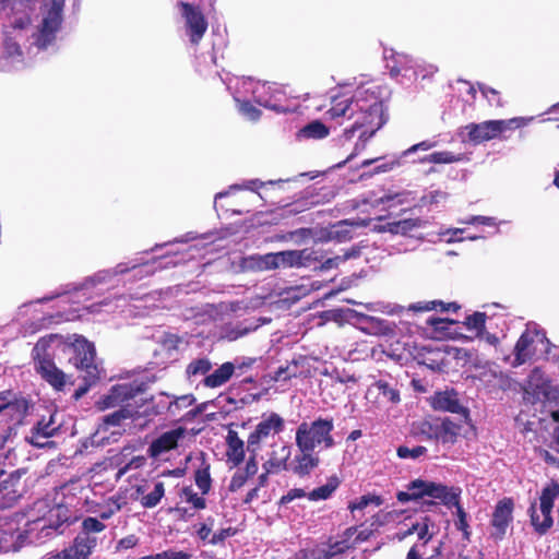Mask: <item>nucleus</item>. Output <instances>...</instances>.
Here are the masks:
<instances>
[{
    "mask_svg": "<svg viewBox=\"0 0 559 559\" xmlns=\"http://www.w3.org/2000/svg\"><path fill=\"white\" fill-rule=\"evenodd\" d=\"M546 337L544 330L536 324H527L525 331L518 340L513 349V367L521 366L530 360L545 357L549 360L551 349L555 348Z\"/></svg>",
    "mask_w": 559,
    "mask_h": 559,
    "instance_id": "obj_4",
    "label": "nucleus"
},
{
    "mask_svg": "<svg viewBox=\"0 0 559 559\" xmlns=\"http://www.w3.org/2000/svg\"><path fill=\"white\" fill-rule=\"evenodd\" d=\"M19 478L12 474L0 472V509L10 508L19 499Z\"/></svg>",
    "mask_w": 559,
    "mask_h": 559,
    "instance_id": "obj_27",
    "label": "nucleus"
},
{
    "mask_svg": "<svg viewBox=\"0 0 559 559\" xmlns=\"http://www.w3.org/2000/svg\"><path fill=\"white\" fill-rule=\"evenodd\" d=\"M258 326V324L248 320L235 324L228 323L223 326L221 337L230 342L236 341L248 333L255 331Z\"/></svg>",
    "mask_w": 559,
    "mask_h": 559,
    "instance_id": "obj_33",
    "label": "nucleus"
},
{
    "mask_svg": "<svg viewBox=\"0 0 559 559\" xmlns=\"http://www.w3.org/2000/svg\"><path fill=\"white\" fill-rule=\"evenodd\" d=\"M431 498L439 499L448 508L460 506L459 498L461 489L455 487H447L440 484H436Z\"/></svg>",
    "mask_w": 559,
    "mask_h": 559,
    "instance_id": "obj_37",
    "label": "nucleus"
},
{
    "mask_svg": "<svg viewBox=\"0 0 559 559\" xmlns=\"http://www.w3.org/2000/svg\"><path fill=\"white\" fill-rule=\"evenodd\" d=\"M169 264L175 265V262L168 261V257H165L156 259L151 263H119L114 269L98 271L94 275L85 278L80 287L75 288L73 293L66 294L60 297L58 306L64 307L69 305L70 309L59 313V321H72L87 314L99 318L104 314L115 312L126 304L122 296L115 299L105 298L103 300L92 302L91 305H83V302L87 301V299L93 295H98L100 292L99 286L114 284L118 275L124 274L128 271H132L134 277L142 278L146 275L153 274L157 269L166 267ZM39 304L40 301H36L23 307V313L32 314V321L23 324L24 336L34 334L52 322H58V320H55L52 316H41V311L37 309Z\"/></svg>",
    "mask_w": 559,
    "mask_h": 559,
    "instance_id": "obj_1",
    "label": "nucleus"
},
{
    "mask_svg": "<svg viewBox=\"0 0 559 559\" xmlns=\"http://www.w3.org/2000/svg\"><path fill=\"white\" fill-rule=\"evenodd\" d=\"M438 71L437 66L432 63H427L425 61H415L414 71L409 74V79H416L417 76H421L423 79L433 75Z\"/></svg>",
    "mask_w": 559,
    "mask_h": 559,
    "instance_id": "obj_53",
    "label": "nucleus"
},
{
    "mask_svg": "<svg viewBox=\"0 0 559 559\" xmlns=\"http://www.w3.org/2000/svg\"><path fill=\"white\" fill-rule=\"evenodd\" d=\"M461 224H468V225H485V226H499L503 222H498L495 217L491 216H483V215H473L465 219L459 221Z\"/></svg>",
    "mask_w": 559,
    "mask_h": 559,
    "instance_id": "obj_57",
    "label": "nucleus"
},
{
    "mask_svg": "<svg viewBox=\"0 0 559 559\" xmlns=\"http://www.w3.org/2000/svg\"><path fill=\"white\" fill-rule=\"evenodd\" d=\"M433 440L442 443H454L461 433V425L449 418L436 419Z\"/></svg>",
    "mask_w": 559,
    "mask_h": 559,
    "instance_id": "obj_29",
    "label": "nucleus"
},
{
    "mask_svg": "<svg viewBox=\"0 0 559 559\" xmlns=\"http://www.w3.org/2000/svg\"><path fill=\"white\" fill-rule=\"evenodd\" d=\"M212 369V364L207 358H199L192 360L186 369V373L190 380L199 376H205Z\"/></svg>",
    "mask_w": 559,
    "mask_h": 559,
    "instance_id": "obj_49",
    "label": "nucleus"
},
{
    "mask_svg": "<svg viewBox=\"0 0 559 559\" xmlns=\"http://www.w3.org/2000/svg\"><path fill=\"white\" fill-rule=\"evenodd\" d=\"M431 405L436 411L450 412L461 416L462 421L468 423L469 412L460 403L457 393L454 391H443L435 394Z\"/></svg>",
    "mask_w": 559,
    "mask_h": 559,
    "instance_id": "obj_22",
    "label": "nucleus"
},
{
    "mask_svg": "<svg viewBox=\"0 0 559 559\" xmlns=\"http://www.w3.org/2000/svg\"><path fill=\"white\" fill-rule=\"evenodd\" d=\"M136 390L130 383H121L114 385L108 394L103 396L98 402V408L102 411L119 406L124 401L132 399Z\"/></svg>",
    "mask_w": 559,
    "mask_h": 559,
    "instance_id": "obj_25",
    "label": "nucleus"
},
{
    "mask_svg": "<svg viewBox=\"0 0 559 559\" xmlns=\"http://www.w3.org/2000/svg\"><path fill=\"white\" fill-rule=\"evenodd\" d=\"M558 498L559 484L551 483L542 490L538 501L531 503L528 515L531 525L537 534L544 535L552 527V509Z\"/></svg>",
    "mask_w": 559,
    "mask_h": 559,
    "instance_id": "obj_7",
    "label": "nucleus"
},
{
    "mask_svg": "<svg viewBox=\"0 0 559 559\" xmlns=\"http://www.w3.org/2000/svg\"><path fill=\"white\" fill-rule=\"evenodd\" d=\"M228 88L233 90V96L236 103L240 100L252 99L257 104H267L263 97L264 83L251 78H237L228 83Z\"/></svg>",
    "mask_w": 559,
    "mask_h": 559,
    "instance_id": "obj_13",
    "label": "nucleus"
},
{
    "mask_svg": "<svg viewBox=\"0 0 559 559\" xmlns=\"http://www.w3.org/2000/svg\"><path fill=\"white\" fill-rule=\"evenodd\" d=\"M25 530L19 533V538H25L27 544H40L60 531L63 524L71 523L72 512L63 504L49 507L47 500H38L27 511Z\"/></svg>",
    "mask_w": 559,
    "mask_h": 559,
    "instance_id": "obj_3",
    "label": "nucleus"
},
{
    "mask_svg": "<svg viewBox=\"0 0 559 559\" xmlns=\"http://www.w3.org/2000/svg\"><path fill=\"white\" fill-rule=\"evenodd\" d=\"M26 414V405L22 401L8 402L0 404V424L8 425V433L1 437L3 442L8 440L14 427L20 425Z\"/></svg>",
    "mask_w": 559,
    "mask_h": 559,
    "instance_id": "obj_23",
    "label": "nucleus"
},
{
    "mask_svg": "<svg viewBox=\"0 0 559 559\" xmlns=\"http://www.w3.org/2000/svg\"><path fill=\"white\" fill-rule=\"evenodd\" d=\"M447 199H448L447 192H443L440 190H435V191H430L427 194H425L423 197V202L425 204H439V203L444 202Z\"/></svg>",
    "mask_w": 559,
    "mask_h": 559,
    "instance_id": "obj_64",
    "label": "nucleus"
},
{
    "mask_svg": "<svg viewBox=\"0 0 559 559\" xmlns=\"http://www.w3.org/2000/svg\"><path fill=\"white\" fill-rule=\"evenodd\" d=\"M122 504L123 502L120 497H110L99 511V519L103 521L109 520L121 510Z\"/></svg>",
    "mask_w": 559,
    "mask_h": 559,
    "instance_id": "obj_51",
    "label": "nucleus"
},
{
    "mask_svg": "<svg viewBox=\"0 0 559 559\" xmlns=\"http://www.w3.org/2000/svg\"><path fill=\"white\" fill-rule=\"evenodd\" d=\"M290 448L288 445H282L280 450H274L270 454V457L263 463V469L267 473L277 474L282 471H288L289 464H287L290 457Z\"/></svg>",
    "mask_w": 559,
    "mask_h": 559,
    "instance_id": "obj_31",
    "label": "nucleus"
},
{
    "mask_svg": "<svg viewBox=\"0 0 559 559\" xmlns=\"http://www.w3.org/2000/svg\"><path fill=\"white\" fill-rule=\"evenodd\" d=\"M257 266L260 270L270 271L278 269L277 253L271 252L257 258Z\"/></svg>",
    "mask_w": 559,
    "mask_h": 559,
    "instance_id": "obj_55",
    "label": "nucleus"
},
{
    "mask_svg": "<svg viewBox=\"0 0 559 559\" xmlns=\"http://www.w3.org/2000/svg\"><path fill=\"white\" fill-rule=\"evenodd\" d=\"M366 397L379 408L389 407L400 402L399 391L382 380L369 386Z\"/></svg>",
    "mask_w": 559,
    "mask_h": 559,
    "instance_id": "obj_21",
    "label": "nucleus"
},
{
    "mask_svg": "<svg viewBox=\"0 0 559 559\" xmlns=\"http://www.w3.org/2000/svg\"><path fill=\"white\" fill-rule=\"evenodd\" d=\"M134 412L130 408L122 407L109 415L104 416L103 423L99 426V432H107L110 428H120L124 426V421L132 419Z\"/></svg>",
    "mask_w": 559,
    "mask_h": 559,
    "instance_id": "obj_34",
    "label": "nucleus"
},
{
    "mask_svg": "<svg viewBox=\"0 0 559 559\" xmlns=\"http://www.w3.org/2000/svg\"><path fill=\"white\" fill-rule=\"evenodd\" d=\"M247 479H248V477L246 476V473H242L241 469H238L237 472H235V474L233 475V477L230 479V483L228 485V490L231 492H236L237 490H239L240 488H242L245 486V484L247 483Z\"/></svg>",
    "mask_w": 559,
    "mask_h": 559,
    "instance_id": "obj_63",
    "label": "nucleus"
},
{
    "mask_svg": "<svg viewBox=\"0 0 559 559\" xmlns=\"http://www.w3.org/2000/svg\"><path fill=\"white\" fill-rule=\"evenodd\" d=\"M436 483L425 481L421 479L413 480L407 486V491H400L397 500L400 502H407L409 500H417L424 496L431 497Z\"/></svg>",
    "mask_w": 559,
    "mask_h": 559,
    "instance_id": "obj_30",
    "label": "nucleus"
},
{
    "mask_svg": "<svg viewBox=\"0 0 559 559\" xmlns=\"http://www.w3.org/2000/svg\"><path fill=\"white\" fill-rule=\"evenodd\" d=\"M226 442L227 462L231 463L233 467L238 466L245 459V443L234 430L228 431Z\"/></svg>",
    "mask_w": 559,
    "mask_h": 559,
    "instance_id": "obj_32",
    "label": "nucleus"
},
{
    "mask_svg": "<svg viewBox=\"0 0 559 559\" xmlns=\"http://www.w3.org/2000/svg\"><path fill=\"white\" fill-rule=\"evenodd\" d=\"M320 459L318 454L313 453V450L300 451L293 462L289 464V471L298 476L309 475L316 467H318Z\"/></svg>",
    "mask_w": 559,
    "mask_h": 559,
    "instance_id": "obj_28",
    "label": "nucleus"
},
{
    "mask_svg": "<svg viewBox=\"0 0 559 559\" xmlns=\"http://www.w3.org/2000/svg\"><path fill=\"white\" fill-rule=\"evenodd\" d=\"M183 496L186 501L195 509L202 510L206 507L205 499L202 496H199L190 488H186L183 490Z\"/></svg>",
    "mask_w": 559,
    "mask_h": 559,
    "instance_id": "obj_59",
    "label": "nucleus"
},
{
    "mask_svg": "<svg viewBox=\"0 0 559 559\" xmlns=\"http://www.w3.org/2000/svg\"><path fill=\"white\" fill-rule=\"evenodd\" d=\"M135 491L139 496H141V504L144 508L151 509L156 507L160 502L162 498L165 495V487L164 483L156 481L154 484L152 491H150L148 493H145V486H138Z\"/></svg>",
    "mask_w": 559,
    "mask_h": 559,
    "instance_id": "obj_36",
    "label": "nucleus"
},
{
    "mask_svg": "<svg viewBox=\"0 0 559 559\" xmlns=\"http://www.w3.org/2000/svg\"><path fill=\"white\" fill-rule=\"evenodd\" d=\"M485 320L486 314L483 312H475L465 319V325L468 331H473L476 335H483V331L485 330Z\"/></svg>",
    "mask_w": 559,
    "mask_h": 559,
    "instance_id": "obj_52",
    "label": "nucleus"
},
{
    "mask_svg": "<svg viewBox=\"0 0 559 559\" xmlns=\"http://www.w3.org/2000/svg\"><path fill=\"white\" fill-rule=\"evenodd\" d=\"M308 498V492L302 488H292L280 499V504L285 506L296 499Z\"/></svg>",
    "mask_w": 559,
    "mask_h": 559,
    "instance_id": "obj_61",
    "label": "nucleus"
},
{
    "mask_svg": "<svg viewBox=\"0 0 559 559\" xmlns=\"http://www.w3.org/2000/svg\"><path fill=\"white\" fill-rule=\"evenodd\" d=\"M439 527L436 522L428 515L419 516L409 524H404L396 533L399 540H404L411 535L417 536L414 545H419V549L425 550L426 546L438 534Z\"/></svg>",
    "mask_w": 559,
    "mask_h": 559,
    "instance_id": "obj_11",
    "label": "nucleus"
},
{
    "mask_svg": "<svg viewBox=\"0 0 559 559\" xmlns=\"http://www.w3.org/2000/svg\"><path fill=\"white\" fill-rule=\"evenodd\" d=\"M25 544V538H19V534L7 532L0 527V552L17 551Z\"/></svg>",
    "mask_w": 559,
    "mask_h": 559,
    "instance_id": "obj_44",
    "label": "nucleus"
},
{
    "mask_svg": "<svg viewBox=\"0 0 559 559\" xmlns=\"http://www.w3.org/2000/svg\"><path fill=\"white\" fill-rule=\"evenodd\" d=\"M48 343L49 341L47 338H40L33 348L35 368L41 378L45 379L53 389L61 391L67 383V377L56 367L48 355H46L45 352Z\"/></svg>",
    "mask_w": 559,
    "mask_h": 559,
    "instance_id": "obj_10",
    "label": "nucleus"
},
{
    "mask_svg": "<svg viewBox=\"0 0 559 559\" xmlns=\"http://www.w3.org/2000/svg\"><path fill=\"white\" fill-rule=\"evenodd\" d=\"M194 397L191 394L181 395L174 397L173 401H170L168 411L171 415H177V411H180L181 408H187L191 406L194 403Z\"/></svg>",
    "mask_w": 559,
    "mask_h": 559,
    "instance_id": "obj_54",
    "label": "nucleus"
},
{
    "mask_svg": "<svg viewBox=\"0 0 559 559\" xmlns=\"http://www.w3.org/2000/svg\"><path fill=\"white\" fill-rule=\"evenodd\" d=\"M238 104V109L242 116L250 120H257L260 117V110L251 105L250 99H242Z\"/></svg>",
    "mask_w": 559,
    "mask_h": 559,
    "instance_id": "obj_58",
    "label": "nucleus"
},
{
    "mask_svg": "<svg viewBox=\"0 0 559 559\" xmlns=\"http://www.w3.org/2000/svg\"><path fill=\"white\" fill-rule=\"evenodd\" d=\"M91 557L73 540L61 550L47 552L41 559H90Z\"/></svg>",
    "mask_w": 559,
    "mask_h": 559,
    "instance_id": "obj_39",
    "label": "nucleus"
},
{
    "mask_svg": "<svg viewBox=\"0 0 559 559\" xmlns=\"http://www.w3.org/2000/svg\"><path fill=\"white\" fill-rule=\"evenodd\" d=\"M534 117H514L507 120H487L480 123H471L465 127L468 140L481 143L492 140L507 130H515L530 124Z\"/></svg>",
    "mask_w": 559,
    "mask_h": 559,
    "instance_id": "obj_9",
    "label": "nucleus"
},
{
    "mask_svg": "<svg viewBox=\"0 0 559 559\" xmlns=\"http://www.w3.org/2000/svg\"><path fill=\"white\" fill-rule=\"evenodd\" d=\"M427 323L431 325L437 332H440L442 335H445V332L449 330V326L452 325L454 321L443 318L430 317L427 320Z\"/></svg>",
    "mask_w": 559,
    "mask_h": 559,
    "instance_id": "obj_62",
    "label": "nucleus"
},
{
    "mask_svg": "<svg viewBox=\"0 0 559 559\" xmlns=\"http://www.w3.org/2000/svg\"><path fill=\"white\" fill-rule=\"evenodd\" d=\"M355 530L354 528H347L345 532L346 537L342 538L340 540H335L334 543L330 544L326 549H322V554L324 555L325 559H336L338 555L344 554L346 550H348L352 547V544L349 543V538L354 535Z\"/></svg>",
    "mask_w": 559,
    "mask_h": 559,
    "instance_id": "obj_42",
    "label": "nucleus"
},
{
    "mask_svg": "<svg viewBox=\"0 0 559 559\" xmlns=\"http://www.w3.org/2000/svg\"><path fill=\"white\" fill-rule=\"evenodd\" d=\"M329 135V129L328 127L321 122L320 120H314L306 124L304 128H301L298 131L297 136L299 139H307V140H320L324 139Z\"/></svg>",
    "mask_w": 559,
    "mask_h": 559,
    "instance_id": "obj_41",
    "label": "nucleus"
},
{
    "mask_svg": "<svg viewBox=\"0 0 559 559\" xmlns=\"http://www.w3.org/2000/svg\"><path fill=\"white\" fill-rule=\"evenodd\" d=\"M60 429V424L56 421V416L50 415L48 419L43 417L25 436V440L36 447L46 448L52 444L50 440Z\"/></svg>",
    "mask_w": 559,
    "mask_h": 559,
    "instance_id": "obj_17",
    "label": "nucleus"
},
{
    "mask_svg": "<svg viewBox=\"0 0 559 559\" xmlns=\"http://www.w3.org/2000/svg\"><path fill=\"white\" fill-rule=\"evenodd\" d=\"M383 502L382 498L377 495H365L356 499L355 501H352L348 506V509L354 513L356 511H362L367 509L369 506L379 507Z\"/></svg>",
    "mask_w": 559,
    "mask_h": 559,
    "instance_id": "obj_50",
    "label": "nucleus"
},
{
    "mask_svg": "<svg viewBox=\"0 0 559 559\" xmlns=\"http://www.w3.org/2000/svg\"><path fill=\"white\" fill-rule=\"evenodd\" d=\"M338 486V478L336 476L330 477L326 484L318 488H314L313 490L308 492V499L311 501L326 500L332 496V493L337 489Z\"/></svg>",
    "mask_w": 559,
    "mask_h": 559,
    "instance_id": "obj_45",
    "label": "nucleus"
},
{
    "mask_svg": "<svg viewBox=\"0 0 559 559\" xmlns=\"http://www.w3.org/2000/svg\"><path fill=\"white\" fill-rule=\"evenodd\" d=\"M514 502L511 498H503L495 506L490 525L491 536L501 540L513 522Z\"/></svg>",
    "mask_w": 559,
    "mask_h": 559,
    "instance_id": "obj_14",
    "label": "nucleus"
},
{
    "mask_svg": "<svg viewBox=\"0 0 559 559\" xmlns=\"http://www.w3.org/2000/svg\"><path fill=\"white\" fill-rule=\"evenodd\" d=\"M105 528L106 525L100 520L93 516L85 518L82 521L81 531L73 538V542L91 557L99 544L97 534Z\"/></svg>",
    "mask_w": 559,
    "mask_h": 559,
    "instance_id": "obj_15",
    "label": "nucleus"
},
{
    "mask_svg": "<svg viewBox=\"0 0 559 559\" xmlns=\"http://www.w3.org/2000/svg\"><path fill=\"white\" fill-rule=\"evenodd\" d=\"M334 423L331 418H318L312 423H301L296 430V445L299 451L330 449L335 442L332 436Z\"/></svg>",
    "mask_w": 559,
    "mask_h": 559,
    "instance_id": "obj_6",
    "label": "nucleus"
},
{
    "mask_svg": "<svg viewBox=\"0 0 559 559\" xmlns=\"http://www.w3.org/2000/svg\"><path fill=\"white\" fill-rule=\"evenodd\" d=\"M186 429L177 427L168 430L156 438L148 448L151 457L157 459L170 450L177 448L178 441L185 437Z\"/></svg>",
    "mask_w": 559,
    "mask_h": 559,
    "instance_id": "obj_24",
    "label": "nucleus"
},
{
    "mask_svg": "<svg viewBox=\"0 0 559 559\" xmlns=\"http://www.w3.org/2000/svg\"><path fill=\"white\" fill-rule=\"evenodd\" d=\"M194 480L202 495H206L210 491L212 485L210 464L205 463L204 461L201 463V465L195 471Z\"/></svg>",
    "mask_w": 559,
    "mask_h": 559,
    "instance_id": "obj_48",
    "label": "nucleus"
},
{
    "mask_svg": "<svg viewBox=\"0 0 559 559\" xmlns=\"http://www.w3.org/2000/svg\"><path fill=\"white\" fill-rule=\"evenodd\" d=\"M427 449L425 447L418 445L413 449H409L407 447H399L397 449V455L401 459H417L425 454Z\"/></svg>",
    "mask_w": 559,
    "mask_h": 559,
    "instance_id": "obj_60",
    "label": "nucleus"
},
{
    "mask_svg": "<svg viewBox=\"0 0 559 559\" xmlns=\"http://www.w3.org/2000/svg\"><path fill=\"white\" fill-rule=\"evenodd\" d=\"M22 38V25H19L14 27L13 36H7L0 44V70H9L23 62V51L17 43Z\"/></svg>",
    "mask_w": 559,
    "mask_h": 559,
    "instance_id": "obj_16",
    "label": "nucleus"
},
{
    "mask_svg": "<svg viewBox=\"0 0 559 559\" xmlns=\"http://www.w3.org/2000/svg\"><path fill=\"white\" fill-rule=\"evenodd\" d=\"M479 380L484 383L493 388L506 389L508 386L509 379L501 371L496 368L489 367L479 374Z\"/></svg>",
    "mask_w": 559,
    "mask_h": 559,
    "instance_id": "obj_46",
    "label": "nucleus"
},
{
    "mask_svg": "<svg viewBox=\"0 0 559 559\" xmlns=\"http://www.w3.org/2000/svg\"><path fill=\"white\" fill-rule=\"evenodd\" d=\"M284 429V419L276 413L264 415L253 432L248 437V448L258 447L260 441L272 433H278Z\"/></svg>",
    "mask_w": 559,
    "mask_h": 559,
    "instance_id": "obj_19",
    "label": "nucleus"
},
{
    "mask_svg": "<svg viewBox=\"0 0 559 559\" xmlns=\"http://www.w3.org/2000/svg\"><path fill=\"white\" fill-rule=\"evenodd\" d=\"M361 226L357 222L342 221L334 225L330 231V238L337 239L338 241H346L353 238V229Z\"/></svg>",
    "mask_w": 559,
    "mask_h": 559,
    "instance_id": "obj_47",
    "label": "nucleus"
},
{
    "mask_svg": "<svg viewBox=\"0 0 559 559\" xmlns=\"http://www.w3.org/2000/svg\"><path fill=\"white\" fill-rule=\"evenodd\" d=\"M234 371V364L227 361L217 368L214 372L206 376L203 380V383L207 388H219L231 378Z\"/></svg>",
    "mask_w": 559,
    "mask_h": 559,
    "instance_id": "obj_35",
    "label": "nucleus"
},
{
    "mask_svg": "<svg viewBox=\"0 0 559 559\" xmlns=\"http://www.w3.org/2000/svg\"><path fill=\"white\" fill-rule=\"evenodd\" d=\"M177 8L185 22L186 33L190 41L194 45L199 44L207 29V22L201 10L185 1H178Z\"/></svg>",
    "mask_w": 559,
    "mask_h": 559,
    "instance_id": "obj_12",
    "label": "nucleus"
},
{
    "mask_svg": "<svg viewBox=\"0 0 559 559\" xmlns=\"http://www.w3.org/2000/svg\"><path fill=\"white\" fill-rule=\"evenodd\" d=\"M277 253L278 269L306 267L321 260L318 251L305 248L302 250H285Z\"/></svg>",
    "mask_w": 559,
    "mask_h": 559,
    "instance_id": "obj_18",
    "label": "nucleus"
},
{
    "mask_svg": "<svg viewBox=\"0 0 559 559\" xmlns=\"http://www.w3.org/2000/svg\"><path fill=\"white\" fill-rule=\"evenodd\" d=\"M383 55L386 61V68L390 69L392 75L403 74L409 78V74L413 73L416 60L408 55L396 52L392 49H385Z\"/></svg>",
    "mask_w": 559,
    "mask_h": 559,
    "instance_id": "obj_26",
    "label": "nucleus"
},
{
    "mask_svg": "<svg viewBox=\"0 0 559 559\" xmlns=\"http://www.w3.org/2000/svg\"><path fill=\"white\" fill-rule=\"evenodd\" d=\"M481 95L488 100L490 106L502 107L503 103L500 93L485 84H478Z\"/></svg>",
    "mask_w": 559,
    "mask_h": 559,
    "instance_id": "obj_56",
    "label": "nucleus"
},
{
    "mask_svg": "<svg viewBox=\"0 0 559 559\" xmlns=\"http://www.w3.org/2000/svg\"><path fill=\"white\" fill-rule=\"evenodd\" d=\"M74 356L71 358L74 366L85 370V381L87 385L79 388L74 393V399H81L88 390V386L100 377V370L95 362V347L86 338L80 335H74L71 343Z\"/></svg>",
    "mask_w": 559,
    "mask_h": 559,
    "instance_id": "obj_8",
    "label": "nucleus"
},
{
    "mask_svg": "<svg viewBox=\"0 0 559 559\" xmlns=\"http://www.w3.org/2000/svg\"><path fill=\"white\" fill-rule=\"evenodd\" d=\"M424 226V222L419 218H405L388 224V229L392 234L413 236L414 231Z\"/></svg>",
    "mask_w": 559,
    "mask_h": 559,
    "instance_id": "obj_40",
    "label": "nucleus"
},
{
    "mask_svg": "<svg viewBox=\"0 0 559 559\" xmlns=\"http://www.w3.org/2000/svg\"><path fill=\"white\" fill-rule=\"evenodd\" d=\"M468 158L466 157L465 154L463 153H453V152H450V151H439V152H433L429 155H426L421 158H419V163L421 164H454V163H460V162H464V160H467Z\"/></svg>",
    "mask_w": 559,
    "mask_h": 559,
    "instance_id": "obj_38",
    "label": "nucleus"
},
{
    "mask_svg": "<svg viewBox=\"0 0 559 559\" xmlns=\"http://www.w3.org/2000/svg\"><path fill=\"white\" fill-rule=\"evenodd\" d=\"M263 83V97L267 100V104H260L261 106L277 112H289L295 110V108L289 104V97L285 86L277 83Z\"/></svg>",
    "mask_w": 559,
    "mask_h": 559,
    "instance_id": "obj_20",
    "label": "nucleus"
},
{
    "mask_svg": "<svg viewBox=\"0 0 559 559\" xmlns=\"http://www.w3.org/2000/svg\"><path fill=\"white\" fill-rule=\"evenodd\" d=\"M386 96L385 87L374 82H368L359 85L352 97H333L332 106L326 111L329 119L335 120L340 124H343L344 121H352L344 129L342 140L350 141L356 132L359 133L353 153L343 164L364 151L367 142L385 123L383 103Z\"/></svg>",
    "mask_w": 559,
    "mask_h": 559,
    "instance_id": "obj_2",
    "label": "nucleus"
},
{
    "mask_svg": "<svg viewBox=\"0 0 559 559\" xmlns=\"http://www.w3.org/2000/svg\"><path fill=\"white\" fill-rule=\"evenodd\" d=\"M460 307L455 302L444 304L440 300H431V301H417L411 304L408 309L415 312L418 311H431V310H440L441 312L445 311H456Z\"/></svg>",
    "mask_w": 559,
    "mask_h": 559,
    "instance_id": "obj_43",
    "label": "nucleus"
},
{
    "mask_svg": "<svg viewBox=\"0 0 559 559\" xmlns=\"http://www.w3.org/2000/svg\"><path fill=\"white\" fill-rule=\"evenodd\" d=\"M63 4L64 0H49L44 3L38 24L31 34V47L43 50L55 43L62 24ZM28 53L32 51L28 50Z\"/></svg>",
    "mask_w": 559,
    "mask_h": 559,
    "instance_id": "obj_5",
    "label": "nucleus"
}]
</instances>
